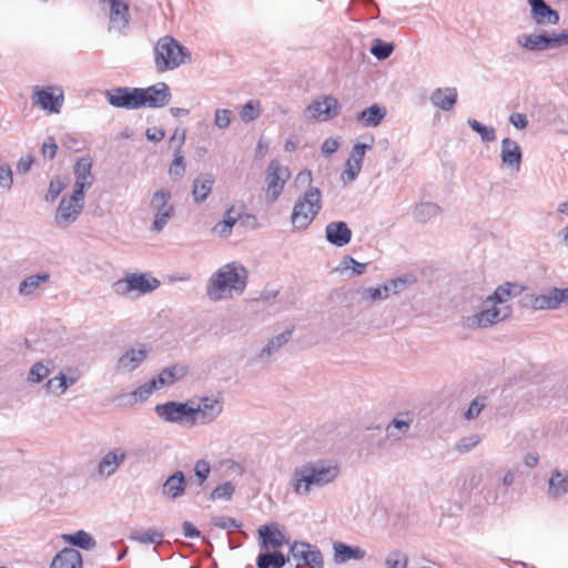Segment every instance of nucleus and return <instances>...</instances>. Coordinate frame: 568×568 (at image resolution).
<instances>
[{
	"label": "nucleus",
	"instance_id": "774afa93",
	"mask_svg": "<svg viewBox=\"0 0 568 568\" xmlns=\"http://www.w3.org/2000/svg\"><path fill=\"white\" fill-rule=\"evenodd\" d=\"M509 121L517 129H525L528 124L527 116L523 113H513Z\"/></svg>",
	"mask_w": 568,
	"mask_h": 568
},
{
	"label": "nucleus",
	"instance_id": "4468645a",
	"mask_svg": "<svg viewBox=\"0 0 568 568\" xmlns=\"http://www.w3.org/2000/svg\"><path fill=\"white\" fill-rule=\"evenodd\" d=\"M223 400L215 396L200 397L199 402L192 400V417L195 425H207L216 420L223 413Z\"/></svg>",
	"mask_w": 568,
	"mask_h": 568
},
{
	"label": "nucleus",
	"instance_id": "393cba45",
	"mask_svg": "<svg viewBox=\"0 0 568 568\" xmlns=\"http://www.w3.org/2000/svg\"><path fill=\"white\" fill-rule=\"evenodd\" d=\"M293 336V329H285L284 332L270 338L266 344L260 349L256 356L253 358L255 362L266 363L273 355L280 352V349L286 345Z\"/></svg>",
	"mask_w": 568,
	"mask_h": 568
},
{
	"label": "nucleus",
	"instance_id": "cd10ccee",
	"mask_svg": "<svg viewBox=\"0 0 568 568\" xmlns=\"http://www.w3.org/2000/svg\"><path fill=\"white\" fill-rule=\"evenodd\" d=\"M186 485L183 471L176 470L165 479L161 487V493L165 498L178 499L184 495Z\"/></svg>",
	"mask_w": 568,
	"mask_h": 568
},
{
	"label": "nucleus",
	"instance_id": "bb28decb",
	"mask_svg": "<svg viewBox=\"0 0 568 568\" xmlns=\"http://www.w3.org/2000/svg\"><path fill=\"white\" fill-rule=\"evenodd\" d=\"M334 562L343 565L349 560H362L366 557V550L359 546H349L342 541L333 542Z\"/></svg>",
	"mask_w": 568,
	"mask_h": 568
},
{
	"label": "nucleus",
	"instance_id": "9b49d317",
	"mask_svg": "<svg viewBox=\"0 0 568 568\" xmlns=\"http://www.w3.org/2000/svg\"><path fill=\"white\" fill-rule=\"evenodd\" d=\"M291 179L290 169L277 160H272L265 171V196L271 203L283 193L286 182Z\"/></svg>",
	"mask_w": 568,
	"mask_h": 568
},
{
	"label": "nucleus",
	"instance_id": "864d4df0",
	"mask_svg": "<svg viewBox=\"0 0 568 568\" xmlns=\"http://www.w3.org/2000/svg\"><path fill=\"white\" fill-rule=\"evenodd\" d=\"M234 120V113L230 109H216L214 112V126L225 130Z\"/></svg>",
	"mask_w": 568,
	"mask_h": 568
},
{
	"label": "nucleus",
	"instance_id": "ea45409f",
	"mask_svg": "<svg viewBox=\"0 0 568 568\" xmlns=\"http://www.w3.org/2000/svg\"><path fill=\"white\" fill-rule=\"evenodd\" d=\"M386 110L377 104H373L369 108L358 113L357 120L361 121L365 126H377L381 121L385 118Z\"/></svg>",
	"mask_w": 568,
	"mask_h": 568
},
{
	"label": "nucleus",
	"instance_id": "5fc2aeb1",
	"mask_svg": "<svg viewBox=\"0 0 568 568\" xmlns=\"http://www.w3.org/2000/svg\"><path fill=\"white\" fill-rule=\"evenodd\" d=\"M468 124L474 131H476L480 135L483 141L490 142L496 139L494 128L486 126L475 119H469Z\"/></svg>",
	"mask_w": 568,
	"mask_h": 568
},
{
	"label": "nucleus",
	"instance_id": "473e14b6",
	"mask_svg": "<svg viewBox=\"0 0 568 568\" xmlns=\"http://www.w3.org/2000/svg\"><path fill=\"white\" fill-rule=\"evenodd\" d=\"M242 217V211L236 210L235 206H231L223 216V220L216 223L213 227V233L226 237L232 233V230L236 222Z\"/></svg>",
	"mask_w": 568,
	"mask_h": 568
},
{
	"label": "nucleus",
	"instance_id": "f8f14e48",
	"mask_svg": "<svg viewBox=\"0 0 568 568\" xmlns=\"http://www.w3.org/2000/svg\"><path fill=\"white\" fill-rule=\"evenodd\" d=\"M85 203L84 195L72 192L63 196L54 213V224L59 229L70 227L81 215Z\"/></svg>",
	"mask_w": 568,
	"mask_h": 568
},
{
	"label": "nucleus",
	"instance_id": "4c0bfd02",
	"mask_svg": "<svg viewBox=\"0 0 568 568\" xmlns=\"http://www.w3.org/2000/svg\"><path fill=\"white\" fill-rule=\"evenodd\" d=\"M61 538L65 542L84 550H91L97 546L95 539L84 530H78L74 534H63Z\"/></svg>",
	"mask_w": 568,
	"mask_h": 568
},
{
	"label": "nucleus",
	"instance_id": "0eeeda50",
	"mask_svg": "<svg viewBox=\"0 0 568 568\" xmlns=\"http://www.w3.org/2000/svg\"><path fill=\"white\" fill-rule=\"evenodd\" d=\"M149 211L153 216L150 231L162 232L175 215L171 191L164 187L154 191L150 196Z\"/></svg>",
	"mask_w": 568,
	"mask_h": 568
},
{
	"label": "nucleus",
	"instance_id": "7c9ffc66",
	"mask_svg": "<svg viewBox=\"0 0 568 568\" xmlns=\"http://www.w3.org/2000/svg\"><path fill=\"white\" fill-rule=\"evenodd\" d=\"M568 493V474L556 468L548 479L547 495L551 499H560Z\"/></svg>",
	"mask_w": 568,
	"mask_h": 568
},
{
	"label": "nucleus",
	"instance_id": "9d476101",
	"mask_svg": "<svg viewBox=\"0 0 568 568\" xmlns=\"http://www.w3.org/2000/svg\"><path fill=\"white\" fill-rule=\"evenodd\" d=\"M339 102L332 95H321L303 110L302 118L306 122H325L339 112Z\"/></svg>",
	"mask_w": 568,
	"mask_h": 568
},
{
	"label": "nucleus",
	"instance_id": "a878e982",
	"mask_svg": "<svg viewBox=\"0 0 568 568\" xmlns=\"http://www.w3.org/2000/svg\"><path fill=\"white\" fill-rule=\"evenodd\" d=\"M325 237L332 245L343 247L351 242L352 231L345 222L333 221L325 227Z\"/></svg>",
	"mask_w": 568,
	"mask_h": 568
},
{
	"label": "nucleus",
	"instance_id": "f704fd0d",
	"mask_svg": "<svg viewBox=\"0 0 568 568\" xmlns=\"http://www.w3.org/2000/svg\"><path fill=\"white\" fill-rule=\"evenodd\" d=\"M529 305L536 311L557 310L559 306L555 287L541 294L530 295Z\"/></svg>",
	"mask_w": 568,
	"mask_h": 568
},
{
	"label": "nucleus",
	"instance_id": "aec40b11",
	"mask_svg": "<svg viewBox=\"0 0 568 568\" xmlns=\"http://www.w3.org/2000/svg\"><path fill=\"white\" fill-rule=\"evenodd\" d=\"M126 458L128 453L124 448L114 447L101 457L95 471L102 478H110L118 471Z\"/></svg>",
	"mask_w": 568,
	"mask_h": 568
},
{
	"label": "nucleus",
	"instance_id": "79ce46f5",
	"mask_svg": "<svg viewBox=\"0 0 568 568\" xmlns=\"http://www.w3.org/2000/svg\"><path fill=\"white\" fill-rule=\"evenodd\" d=\"M263 112L260 100L251 99L239 109V116L242 122L251 123L258 119Z\"/></svg>",
	"mask_w": 568,
	"mask_h": 568
},
{
	"label": "nucleus",
	"instance_id": "e2e57ef3",
	"mask_svg": "<svg viewBox=\"0 0 568 568\" xmlns=\"http://www.w3.org/2000/svg\"><path fill=\"white\" fill-rule=\"evenodd\" d=\"M13 185V172L9 164H0V187L10 190Z\"/></svg>",
	"mask_w": 568,
	"mask_h": 568
},
{
	"label": "nucleus",
	"instance_id": "c756f323",
	"mask_svg": "<svg viewBox=\"0 0 568 568\" xmlns=\"http://www.w3.org/2000/svg\"><path fill=\"white\" fill-rule=\"evenodd\" d=\"M83 559L79 550L74 548H63L58 552L50 568H82Z\"/></svg>",
	"mask_w": 568,
	"mask_h": 568
},
{
	"label": "nucleus",
	"instance_id": "20e7f679",
	"mask_svg": "<svg viewBox=\"0 0 568 568\" xmlns=\"http://www.w3.org/2000/svg\"><path fill=\"white\" fill-rule=\"evenodd\" d=\"M322 210V194L317 187H308L295 202L291 223L297 231L306 230Z\"/></svg>",
	"mask_w": 568,
	"mask_h": 568
},
{
	"label": "nucleus",
	"instance_id": "58836bf2",
	"mask_svg": "<svg viewBox=\"0 0 568 568\" xmlns=\"http://www.w3.org/2000/svg\"><path fill=\"white\" fill-rule=\"evenodd\" d=\"M258 535L263 540L264 547H280L285 542V536L280 531L276 525L262 526L258 529Z\"/></svg>",
	"mask_w": 568,
	"mask_h": 568
},
{
	"label": "nucleus",
	"instance_id": "e433bc0d",
	"mask_svg": "<svg viewBox=\"0 0 568 568\" xmlns=\"http://www.w3.org/2000/svg\"><path fill=\"white\" fill-rule=\"evenodd\" d=\"M53 368L51 361H40L34 363L28 372L27 382L29 385H37L49 377Z\"/></svg>",
	"mask_w": 568,
	"mask_h": 568
},
{
	"label": "nucleus",
	"instance_id": "f03ea898",
	"mask_svg": "<svg viewBox=\"0 0 568 568\" xmlns=\"http://www.w3.org/2000/svg\"><path fill=\"white\" fill-rule=\"evenodd\" d=\"M247 282V271L237 262H231L217 268L206 284V296L219 302L243 294Z\"/></svg>",
	"mask_w": 568,
	"mask_h": 568
},
{
	"label": "nucleus",
	"instance_id": "f3484780",
	"mask_svg": "<svg viewBox=\"0 0 568 568\" xmlns=\"http://www.w3.org/2000/svg\"><path fill=\"white\" fill-rule=\"evenodd\" d=\"M108 102L119 109H141L139 88L119 87L106 92Z\"/></svg>",
	"mask_w": 568,
	"mask_h": 568
},
{
	"label": "nucleus",
	"instance_id": "2eb2a0df",
	"mask_svg": "<svg viewBox=\"0 0 568 568\" xmlns=\"http://www.w3.org/2000/svg\"><path fill=\"white\" fill-rule=\"evenodd\" d=\"M151 346L148 344H138L128 347L115 362L114 369L118 374H130L138 369L149 357Z\"/></svg>",
	"mask_w": 568,
	"mask_h": 568
},
{
	"label": "nucleus",
	"instance_id": "72a5a7b5",
	"mask_svg": "<svg viewBox=\"0 0 568 568\" xmlns=\"http://www.w3.org/2000/svg\"><path fill=\"white\" fill-rule=\"evenodd\" d=\"M187 374V368L184 365H174L164 368L155 378H153L159 388L172 385L173 383L182 379Z\"/></svg>",
	"mask_w": 568,
	"mask_h": 568
},
{
	"label": "nucleus",
	"instance_id": "5701e85b",
	"mask_svg": "<svg viewBox=\"0 0 568 568\" xmlns=\"http://www.w3.org/2000/svg\"><path fill=\"white\" fill-rule=\"evenodd\" d=\"M92 160L88 156L81 158L74 165L75 182L73 191L78 195H84V191L93 184L94 176L91 172Z\"/></svg>",
	"mask_w": 568,
	"mask_h": 568
},
{
	"label": "nucleus",
	"instance_id": "ddd939ff",
	"mask_svg": "<svg viewBox=\"0 0 568 568\" xmlns=\"http://www.w3.org/2000/svg\"><path fill=\"white\" fill-rule=\"evenodd\" d=\"M290 554L296 561V568H324V557L321 550L306 541H294Z\"/></svg>",
	"mask_w": 568,
	"mask_h": 568
},
{
	"label": "nucleus",
	"instance_id": "4d7b16f0",
	"mask_svg": "<svg viewBox=\"0 0 568 568\" xmlns=\"http://www.w3.org/2000/svg\"><path fill=\"white\" fill-rule=\"evenodd\" d=\"M481 438L478 434H473L460 438L454 446L458 453H467L480 443Z\"/></svg>",
	"mask_w": 568,
	"mask_h": 568
},
{
	"label": "nucleus",
	"instance_id": "dca6fc26",
	"mask_svg": "<svg viewBox=\"0 0 568 568\" xmlns=\"http://www.w3.org/2000/svg\"><path fill=\"white\" fill-rule=\"evenodd\" d=\"M33 105L49 113H59L64 102L63 92L53 87H34L32 95Z\"/></svg>",
	"mask_w": 568,
	"mask_h": 568
},
{
	"label": "nucleus",
	"instance_id": "b1692460",
	"mask_svg": "<svg viewBox=\"0 0 568 568\" xmlns=\"http://www.w3.org/2000/svg\"><path fill=\"white\" fill-rule=\"evenodd\" d=\"M109 6L110 29L123 31L130 21L129 4L123 0H103Z\"/></svg>",
	"mask_w": 568,
	"mask_h": 568
},
{
	"label": "nucleus",
	"instance_id": "2f4dec72",
	"mask_svg": "<svg viewBox=\"0 0 568 568\" xmlns=\"http://www.w3.org/2000/svg\"><path fill=\"white\" fill-rule=\"evenodd\" d=\"M458 92L456 88H438L430 94V102L443 111H450L457 102Z\"/></svg>",
	"mask_w": 568,
	"mask_h": 568
},
{
	"label": "nucleus",
	"instance_id": "37998d69",
	"mask_svg": "<svg viewBox=\"0 0 568 568\" xmlns=\"http://www.w3.org/2000/svg\"><path fill=\"white\" fill-rule=\"evenodd\" d=\"M406 418L395 417L386 427L387 436L394 439H400L409 430L413 419L405 415Z\"/></svg>",
	"mask_w": 568,
	"mask_h": 568
},
{
	"label": "nucleus",
	"instance_id": "680f3d73",
	"mask_svg": "<svg viewBox=\"0 0 568 568\" xmlns=\"http://www.w3.org/2000/svg\"><path fill=\"white\" fill-rule=\"evenodd\" d=\"M485 407L484 398L476 397L470 404L468 409L464 413V417L468 420H473L479 416L483 408Z\"/></svg>",
	"mask_w": 568,
	"mask_h": 568
},
{
	"label": "nucleus",
	"instance_id": "09e8293b",
	"mask_svg": "<svg viewBox=\"0 0 568 568\" xmlns=\"http://www.w3.org/2000/svg\"><path fill=\"white\" fill-rule=\"evenodd\" d=\"M130 538L140 544H160L163 539V534L154 529H148L142 531H134Z\"/></svg>",
	"mask_w": 568,
	"mask_h": 568
},
{
	"label": "nucleus",
	"instance_id": "7ed1b4c3",
	"mask_svg": "<svg viewBox=\"0 0 568 568\" xmlns=\"http://www.w3.org/2000/svg\"><path fill=\"white\" fill-rule=\"evenodd\" d=\"M511 313L510 305H497L493 300L485 298L479 312L464 316L462 325L467 329H485L508 320Z\"/></svg>",
	"mask_w": 568,
	"mask_h": 568
},
{
	"label": "nucleus",
	"instance_id": "c9c22d12",
	"mask_svg": "<svg viewBox=\"0 0 568 568\" xmlns=\"http://www.w3.org/2000/svg\"><path fill=\"white\" fill-rule=\"evenodd\" d=\"M214 179L211 175H202L193 181L192 195L196 203L204 202L212 192Z\"/></svg>",
	"mask_w": 568,
	"mask_h": 568
},
{
	"label": "nucleus",
	"instance_id": "c85d7f7f",
	"mask_svg": "<svg viewBox=\"0 0 568 568\" xmlns=\"http://www.w3.org/2000/svg\"><path fill=\"white\" fill-rule=\"evenodd\" d=\"M523 153L518 144H501V166L511 174L520 171Z\"/></svg>",
	"mask_w": 568,
	"mask_h": 568
},
{
	"label": "nucleus",
	"instance_id": "a19ab883",
	"mask_svg": "<svg viewBox=\"0 0 568 568\" xmlns=\"http://www.w3.org/2000/svg\"><path fill=\"white\" fill-rule=\"evenodd\" d=\"M49 278L50 274L47 272L26 277L19 285V294L22 296H29L33 294L40 287V285L47 283Z\"/></svg>",
	"mask_w": 568,
	"mask_h": 568
},
{
	"label": "nucleus",
	"instance_id": "69168bd1",
	"mask_svg": "<svg viewBox=\"0 0 568 568\" xmlns=\"http://www.w3.org/2000/svg\"><path fill=\"white\" fill-rule=\"evenodd\" d=\"M210 471L211 466L206 460L200 459L199 462H196L194 467V474L199 478L200 485L209 477Z\"/></svg>",
	"mask_w": 568,
	"mask_h": 568
},
{
	"label": "nucleus",
	"instance_id": "603ef678",
	"mask_svg": "<svg viewBox=\"0 0 568 568\" xmlns=\"http://www.w3.org/2000/svg\"><path fill=\"white\" fill-rule=\"evenodd\" d=\"M511 297V285L509 283L499 285L493 294L488 295L486 298L493 300L497 305H508L507 302Z\"/></svg>",
	"mask_w": 568,
	"mask_h": 568
},
{
	"label": "nucleus",
	"instance_id": "1a4fd4ad",
	"mask_svg": "<svg viewBox=\"0 0 568 568\" xmlns=\"http://www.w3.org/2000/svg\"><path fill=\"white\" fill-rule=\"evenodd\" d=\"M518 43L529 51H545L568 45V30L551 33L523 34Z\"/></svg>",
	"mask_w": 568,
	"mask_h": 568
},
{
	"label": "nucleus",
	"instance_id": "6e6d98bb",
	"mask_svg": "<svg viewBox=\"0 0 568 568\" xmlns=\"http://www.w3.org/2000/svg\"><path fill=\"white\" fill-rule=\"evenodd\" d=\"M185 173V162L184 156L181 154V151L178 150L174 153V159L169 168V174L172 179L176 180L184 175Z\"/></svg>",
	"mask_w": 568,
	"mask_h": 568
},
{
	"label": "nucleus",
	"instance_id": "338daca9",
	"mask_svg": "<svg viewBox=\"0 0 568 568\" xmlns=\"http://www.w3.org/2000/svg\"><path fill=\"white\" fill-rule=\"evenodd\" d=\"M34 163V158L31 154H27L20 158L16 165V171L18 174H26L30 171L32 164Z\"/></svg>",
	"mask_w": 568,
	"mask_h": 568
},
{
	"label": "nucleus",
	"instance_id": "f257e3e1",
	"mask_svg": "<svg viewBox=\"0 0 568 568\" xmlns=\"http://www.w3.org/2000/svg\"><path fill=\"white\" fill-rule=\"evenodd\" d=\"M341 474V464L334 458L307 460L293 469L290 486L295 495L306 497L313 490L333 485Z\"/></svg>",
	"mask_w": 568,
	"mask_h": 568
},
{
	"label": "nucleus",
	"instance_id": "412c9836",
	"mask_svg": "<svg viewBox=\"0 0 568 568\" xmlns=\"http://www.w3.org/2000/svg\"><path fill=\"white\" fill-rule=\"evenodd\" d=\"M372 144H354L349 156L346 160L345 169L341 175L344 184L354 182L361 173L364 156Z\"/></svg>",
	"mask_w": 568,
	"mask_h": 568
},
{
	"label": "nucleus",
	"instance_id": "bf43d9fd",
	"mask_svg": "<svg viewBox=\"0 0 568 568\" xmlns=\"http://www.w3.org/2000/svg\"><path fill=\"white\" fill-rule=\"evenodd\" d=\"M235 487L231 481H225L221 485H219L212 493H211V499H230L232 495L234 494Z\"/></svg>",
	"mask_w": 568,
	"mask_h": 568
},
{
	"label": "nucleus",
	"instance_id": "6ab92c4d",
	"mask_svg": "<svg viewBox=\"0 0 568 568\" xmlns=\"http://www.w3.org/2000/svg\"><path fill=\"white\" fill-rule=\"evenodd\" d=\"M407 284L408 281L405 277L393 278L381 286L364 288L361 292L362 298L371 302L384 301L389 296L404 291Z\"/></svg>",
	"mask_w": 568,
	"mask_h": 568
},
{
	"label": "nucleus",
	"instance_id": "c03bdc74",
	"mask_svg": "<svg viewBox=\"0 0 568 568\" xmlns=\"http://www.w3.org/2000/svg\"><path fill=\"white\" fill-rule=\"evenodd\" d=\"M440 213V207L432 202L418 204L414 210V217L420 223H426Z\"/></svg>",
	"mask_w": 568,
	"mask_h": 568
},
{
	"label": "nucleus",
	"instance_id": "8fccbe9b",
	"mask_svg": "<svg viewBox=\"0 0 568 568\" xmlns=\"http://www.w3.org/2000/svg\"><path fill=\"white\" fill-rule=\"evenodd\" d=\"M394 51V44L379 39L373 41L371 53L378 60L387 59Z\"/></svg>",
	"mask_w": 568,
	"mask_h": 568
},
{
	"label": "nucleus",
	"instance_id": "0e129e2a",
	"mask_svg": "<svg viewBox=\"0 0 568 568\" xmlns=\"http://www.w3.org/2000/svg\"><path fill=\"white\" fill-rule=\"evenodd\" d=\"M341 267L343 270H352V273L354 275H361L365 272V268H366V264L364 263H359L357 261H355L353 257L351 256H345L342 262H341Z\"/></svg>",
	"mask_w": 568,
	"mask_h": 568
},
{
	"label": "nucleus",
	"instance_id": "4be33fe9",
	"mask_svg": "<svg viewBox=\"0 0 568 568\" xmlns=\"http://www.w3.org/2000/svg\"><path fill=\"white\" fill-rule=\"evenodd\" d=\"M530 6V18L537 26H557L560 20L558 11L548 6L545 0H527Z\"/></svg>",
	"mask_w": 568,
	"mask_h": 568
},
{
	"label": "nucleus",
	"instance_id": "a211bd4d",
	"mask_svg": "<svg viewBox=\"0 0 568 568\" xmlns=\"http://www.w3.org/2000/svg\"><path fill=\"white\" fill-rule=\"evenodd\" d=\"M139 90L141 109L162 108L166 105L171 99L169 85L164 82H159L148 88H139Z\"/></svg>",
	"mask_w": 568,
	"mask_h": 568
},
{
	"label": "nucleus",
	"instance_id": "de8ad7c7",
	"mask_svg": "<svg viewBox=\"0 0 568 568\" xmlns=\"http://www.w3.org/2000/svg\"><path fill=\"white\" fill-rule=\"evenodd\" d=\"M155 389H159L154 379L141 385L140 387H138L136 389H134L133 392H131L128 397H129V403L131 405L133 404H136L139 402H144L151 395L152 393L155 390Z\"/></svg>",
	"mask_w": 568,
	"mask_h": 568
},
{
	"label": "nucleus",
	"instance_id": "423d86ee",
	"mask_svg": "<svg viewBox=\"0 0 568 568\" xmlns=\"http://www.w3.org/2000/svg\"><path fill=\"white\" fill-rule=\"evenodd\" d=\"M160 286V281L149 273H131L124 278L118 280L112 284V291L115 295L135 300L146 295Z\"/></svg>",
	"mask_w": 568,
	"mask_h": 568
},
{
	"label": "nucleus",
	"instance_id": "052dcab7",
	"mask_svg": "<svg viewBox=\"0 0 568 568\" xmlns=\"http://www.w3.org/2000/svg\"><path fill=\"white\" fill-rule=\"evenodd\" d=\"M212 524L221 529L233 530L241 527V524L234 518L227 516H215L212 518Z\"/></svg>",
	"mask_w": 568,
	"mask_h": 568
},
{
	"label": "nucleus",
	"instance_id": "39448f33",
	"mask_svg": "<svg viewBox=\"0 0 568 568\" xmlns=\"http://www.w3.org/2000/svg\"><path fill=\"white\" fill-rule=\"evenodd\" d=\"M189 58L187 50L170 36L160 38L154 47V64L159 72L174 70Z\"/></svg>",
	"mask_w": 568,
	"mask_h": 568
},
{
	"label": "nucleus",
	"instance_id": "6e6552de",
	"mask_svg": "<svg viewBox=\"0 0 568 568\" xmlns=\"http://www.w3.org/2000/svg\"><path fill=\"white\" fill-rule=\"evenodd\" d=\"M154 412L164 423L178 424L189 428L195 426V420L192 417V400H169L162 404H156Z\"/></svg>",
	"mask_w": 568,
	"mask_h": 568
},
{
	"label": "nucleus",
	"instance_id": "49530a36",
	"mask_svg": "<svg viewBox=\"0 0 568 568\" xmlns=\"http://www.w3.org/2000/svg\"><path fill=\"white\" fill-rule=\"evenodd\" d=\"M286 564V558L284 555L280 551H274L271 554H261L257 557V568H282Z\"/></svg>",
	"mask_w": 568,
	"mask_h": 568
},
{
	"label": "nucleus",
	"instance_id": "13d9d810",
	"mask_svg": "<svg viewBox=\"0 0 568 568\" xmlns=\"http://www.w3.org/2000/svg\"><path fill=\"white\" fill-rule=\"evenodd\" d=\"M408 558L399 550H394L386 557L385 564L387 568H406Z\"/></svg>",
	"mask_w": 568,
	"mask_h": 568
},
{
	"label": "nucleus",
	"instance_id": "a18cd8bd",
	"mask_svg": "<svg viewBox=\"0 0 568 568\" xmlns=\"http://www.w3.org/2000/svg\"><path fill=\"white\" fill-rule=\"evenodd\" d=\"M44 392L49 396L60 397L68 390L65 388V374L60 372L54 377L47 381L43 385Z\"/></svg>",
	"mask_w": 568,
	"mask_h": 568
},
{
	"label": "nucleus",
	"instance_id": "3c124183",
	"mask_svg": "<svg viewBox=\"0 0 568 568\" xmlns=\"http://www.w3.org/2000/svg\"><path fill=\"white\" fill-rule=\"evenodd\" d=\"M65 187L67 182L60 176H54L49 183L44 200L49 203L54 202Z\"/></svg>",
	"mask_w": 568,
	"mask_h": 568
}]
</instances>
